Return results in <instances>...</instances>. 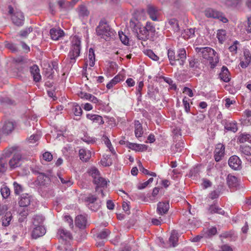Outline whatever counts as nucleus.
Segmentation results:
<instances>
[{"instance_id": "nucleus-1", "label": "nucleus", "mask_w": 251, "mask_h": 251, "mask_svg": "<svg viewBox=\"0 0 251 251\" xmlns=\"http://www.w3.org/2000/svg\"><path fill=\"white\" fill-rule=\"evenodd\" d=\"M195 50L199 56L209 61L211 68L213 69L216 66L219 59L217 53L213 49L209 47H197Z\"/></svg>"}, {"instance_id": "nucleus-2", "label": "nucleus", "mask_w": 251, "mask_h": 251, "mask_svg": "<svg viewBox=\"0 0 251 251\" xmlns=\"http://www.w3.org/2000/svg\"><path fill=\"white\" fill-rule=\"evenodd\" d=\"M81 50L80 39L77 36H74L71 40V46L68 57L70 59V63L74 64L80 55Z\"/></svg>"}, {"instance_id": "nucleus-3", "label": "nucleus", "mask_w": 251, "mask_h": 251, "mask_svg": "<svg viewBox=\"0 0 251 251\" xmlns=\"http://www.w3.org/2000/svg\"><path fill=\"white\" fill-rule=\"evenodd\" d=\"M97 34L101 38L108 40L110 37L114 35L115 32L109 26L105 20H101L96 27Z\"/></svg>"}, {"instance_id": "nucleus-4", "label": "nucleus", "mask_w": 251, "mask_h": 251, "mask_svg": "<svg viewBox=\"0 0 251 251\" xmlns=\"http://www.w3.org/2000/svg\"><path fill=\"white\" fill-rule=\"evenodd\" d=\"M89 175L93 178V182L97 185L96 191H99V188H104L107 186V180L100 176L99 170L95 168H91L88 172Z\"/></svg>"}, {"instance_id": "nucleus-5", "label": "nucleus", "mask_w": 251, "mask_h": 251, "mask_svg": "<svg viewBox=\"0 0 251 251\" xmlns=\"http://www.w3.org/2000/svg\"><path fill=\"white\" fill-rule=\"evenodd\" d=\"M8 13L11 15L13 23L16 25L21 26L23 25L25 18L23 13L19 10L14 11L11 6L8 7Z\"/></svg>"}, {"instance_id": "nucleus-6", "label": "nucleus", "mask_w": 251, "mask_h": 251, "mask_svg": "<svg viewBox=\"0 0 251 251\" xmlns=\"http://www.w3.org/2000/svg\"><path fill=\"white\" fill-rule=\"evenodd\" d=\"M205 15L208 18H212L219 19L224 23L228 22V20L223 15V14L217 10L212 8H208L204 12Z\"/></svg>"}, {"instance_id": "nucleus-7", "label": "nucleus", "mask_w": 251, "mask_h": 251, "mask_svg": "<svg viewBox=\"0 0 251 251\" xmlns=\"http://www.w3.org/2000/svg\"><path fill=\"white\" fill-rule=\"evenodd\" d=\"M57 236L60 242L67 244L72 239L71 233L63 228H60L58 230Z\"/></svg>"}, {"instance_id": "nucleus-8", "label": "nucleus", "mask_w": 251, "mask_h": 251, "mask_svg": "<svg viewBox=\"0 0 251 251\" xmlns=\"http://www.w3.org/2000/svg\"><path fill=\"white\" fill-rule=\"evenodd\" d=\"M186 51L184 48H180L177 51V54L176 55V61L180 66H183L186 59Z\"/></svg>"}, {"instance_id": "nucleus-9", "label": "nucleus", "mask_w": 251, "mask_h": 251, "mask_svg": "<svg viewBox=\"0 0 251 251\" xmlns=\"http://www.w3.org/2000/svg\"><path fill=\"white\" fill-rule=\"evenodd\" d=\"M225 148L222 144H218L214 151V158L216 161H220L225 154Z\"/></svg>"}, {"instance_id": "nucleus-10", "label": "nucleus", "mask_w": 251, "mask_h": 251, "mask_svg": "<svg viewBox=\"0 0 251 251\" xmlns=\"http://www.w3.org/2000/svg\"><path fill=\"white\" fill-rule=\"evenodd\" d=\"M228 165L233 170H237L241 167V161L237 156L233 155L228 160Z\"/></svg>"}, {"instance_id": "nucleus-11", "label": "nucleus", "mask_w": 251, "mask_h": 251, "mask_svg": "<svg viewBox=\"0 0 251 251\" xmlns=\"http://www.w3.org/2000/svg\"><path fill=\"white\" fill-rule=\"evenodd\" d=\"M50 34L52 40L57 41L64 36V32L60 28H52L50 29Z\"/></svg>"}, {"instance_id": "nucleus-12", "label": "nucleus", "mask_w": 251, "mask_h": 251, "mask_svg": "<svg viewBox=\"0 0 251 251\" xmlns=\"http://www.w3.org/2000/svg\"><path fill=\"white\" fill-rule=\"evenodd\" d=\"M147 13L153 21H157L158 17L160 15V11L159 9L153 5H149Z\"/></svg>"}, {"instance_id": "nucleus-13", "label": "nucleus", "mask_w": 251, "mask_h": 251, "mask_svg": "<svg viewBox=\"0 0 251 251\" xmlns=\"http://www.w3.org/2000/svg\"><path fill=\"white\" fill-rule=\"evenodd\" d=\"M87 224V216L85 215H77L75 219V225L79 228H84Z\"/></svg>"}, {"instance_id": "nucleus-14", "label": "nucleus", "mask_w": 251, "mask_h": 251, "mask_svg": "<svg viewBox=\"0 0 251 251\" xmlns=\"http://www.w3.org/2000/svg\"><path fill=\"white\" fill-rule=\"evenodd\" d=\"M31 236L33 238L36 239L43 236L46 232L45 228L42 226H34Z\"/></svg>"}, {"instance_id": "nucleus-15", "label": "nucleus", "mask_w": 251, "mask_h": 251, "mask_svg": "<svg viewBox=\"0 0 251 251\" xmlns=\"http://www.w3.org/2000/svg\"><path fill=\"white\" fill-rule=\"evenodd\" d=\"M169 209L168 201L159 202L157 204V212L160 215H163L167 213Z\"/></svg>"}, {"instance_id": "nucleus-16", "label": "nucleus", "mask_w": 251, "mask_h": 251, "mask_svg": "<svg viewBox=\"0 0 251 251\" xmlns=\"http://www.w3.org/2000/svg\"><path fill=\"white\" fill-rule=\"evenodd\" d=\"M30 72L33 77L34 81L39 82L41 79V76L40 74V70L38 66L34 65L30 67Z\"/></svg>"}, {"instance_id": "nucleus-17", "label": "nucleus", "mask_w": 251, "mask_h": 251, "mask_svg": "<svg viewBox=\"0 0 251 251\" xmlns=\"http://www.w3.org/2000/svg\"><path fill=\"white\" fill-rule=\"evenodd\" d=\"M86 201L89 202V207L93 211H96L99 207V205L97 204L96 205L94 204V202L97 200V197L92 194H89L88 196L85 198Z\"/></svg>"}, {"instance_id": "nucleus-18", "label": "nucleus", "mask_w": 251, "mask_h": 251, "mask_svg": "<svg viewBox=\"0 0 251 251\" xmlns=\"http://www.w3.org/2000/svg\"><path fill=\"white\" fill-rule=\"evenodd\" d=\"M80 159L83 162H87L91 157V152L86 149H81L79 151Z\"/></svg>"}, {"instance_id": "nucleus-19", "label": "nucleus", "mask_w": 251, "mask_h": 251, "mask_svg": "<svg viewBox=\"0 0 251 251\" xmlns=\"http://www.w3.org/2000/svg\"><path fill=\"white\" fill-rule=\"evenodd\" d=\"M142 26L141 24L136 19H132L130 21L129 27L134 33L135 35L137 33Z\"/></svg>"}, {"instance_id": "nucleus-20", "label": "nucleus", "mask_w": 251, "mask_h": 251, "mask_svg": "<svg viewBox=\"0 0 251 251\" xmlns=\"http://www.w3.org/2000/svg\"><path fill=\"white\" fill-rule=\"evenodd\" d=\"M142 26L141 24L136 19H132L130 21L129 27L134 33L135 35L137 33Z\"/></svg>"}, {"instance_id": "nucleus-21", "label": "nucleus", "mask_w": 251, "mask_h": 251, "mask_svg": "<svg viewBox=\"0 0 251 251\" xmlns=\"http://www.w3.org/2000/svg\"><path fill=\"white\" fill-rule=\"evenodd\" d=\"M21 155L19 154H15L9 162L11 168L14 169L18 167L21 165Z\"/></svg>"}, {"instance_id": "nucleus-22", "label": "nucleus", "mask_w": 251, "mask_h": 251, "mask_svg": "<svg viewBox=\"0 0 251 251\" xmlns=\"http://www.w3.org/2000/svg\"><path fill=\"white\" fill-rule=\"evenodd\" d=\"M30 203V198L27 194H23L19 201V205L21 207H26Z\"/></svg>"}, {"instance_id": "nucleus-23", "label": "nucleus", "mask_w": 251, "mask_h": 251, "mask_svg": "<svg viewBox=\"0 0 251 251\" xmlns=\"http://www.w3.org/2000/svg\"><path fill=\"white\" fill-rule=\"evenodd\" d=\"M127 146L128 148L138 151H143L147 150V146L145 145L128 143Z\"/></svg>"}, {"instance_id": "nucleus-24", "label": "nucleus", "mask_w": 251, "mask_h": 251, "mask_svg": "<svg viewBox=\"0 0 251 251\" xmlns=\"http://www.w3.org/2000/svg\"><path fill=\"white\" fill-rule=\"evenodd\" d=\"M219 77L224 81L226 82H229L230 78L229 77V72L227 67L223 66L222 68L221 72L219 75Z\"/></svg>"}, {"instance_id": "nucleus-25", "label": "nucleus", "mask_w": 251, "mask_h": 251, "mask_svg": "<svg viewBox=\"0 0 251 251\" xmlns=\"http://www.w3.org/2000/svg\"><path fill=\"white\" fill-rule=\"evenodd\" d=\"M14 128V123L12 121H6L2 127V131L5 134L11 133Z\"/></svg>"}, {"instance_id": "nucleus-26", "label": "nucleus", "mask_w": 251, "mask_h": 251, "mask_svg": "<svg viewBox=\"0 0 251 251\" xmlns=\"http://www.w3.org/2000/svg\"><path fill=\"white\" fill-rule=\"evenodd\" d=\"M135 36L138 39L144 41L148 39L149 36L147 33V29L143 26H142L141 28L139 29V30Z\"/></svg>"}, {"instance_id": "nucleus-27", "label": "nucleus", "mask_w": 251, "mask_h": 251, "mask_svg": "<svg viewBox=\"0 0 251 251\" xmlns=\"http://www.w3.org/2000/svg\"><path fill=\"white\" fill-rule=\"evenodd\" d=\"M87 119L91 120L93 122L97 123L99 125H102L104 123L102 117L99 115L93 114H87L86 115Z\"/></svg>"}, {"instance_id": "nucleus-28", "label": "nucleus", "mask_w": 251, "mask_h": 251, "mask_svg": "<svg viewBox=\"0 0 251 251\" xmlns=\"http://www.w3.org/2000/svg\"><path fill=\"white\" fill-rule=\"evenodd\" d=\"M12 215L10 212H7L1 218V221L2 226H8L12 220Z\"/></svg>"}, {"instance_id": "nucleus-29", "label": "nucleus", "mask_w": 251, "mask_h": 251, "mask_svg": "<svg viewBox=\"0 0 251 251\" xmlns=\"http://www.w3.org/2000/svg\"><path fill=\"white\" fill-rule=\"evenodd\" d=\"M189 66L193 70H196L200 69V63L198 59L194 57H191L188 59Z\"/></svg>"}, {"instance_id": "nucleus-30", "label": "nucleus", "mask_w": 251, "mask_h": 251, "mask_svg": "<svg viewBox=\"0 0 251 251\" xmlns=\"http://www.w3.org/2000/svg\"><path fill=\"white\" fill-rule=\"evenodd\" d=\"M178 239V233L175 231H172L169 239L170 247H176L177 245Z\"/></svg>"}, {"instance_id": "nucleus-31", "label": "nucleus", "mask_w": 251, "mask_h": 251, "mask_svg": "<svg viewBox=\"0 0 251 251\" xmlns=\"http://www.w3.org/2000/svg\"><path fill=\"white\" fill-rule=\"evenodd\" d=\"M123 80V76L122 75H117L110 81L107 84L106 88L108 89L112 88L114 85L120 81Z\"/></svg>"}, {"instance_id": "nucleus-32", "label": "nucleus", "mask_w": 251, "mask_h": 251, "mask_svg": "<svg viewBox=\"0 0 251 251\" xmlns=\"http://www.w3.org/2000/svg\"><path fill=\"white\" fill-rule=\"evenodd\" d=\"M135 135L137 138L142 137L143 134L142 126L139 121H135Z\"/></svg>"}, {"instance_id": "nucleus-33", "label": "nucleus", "mask_w": 251, "mask_h": 251, "mask_svg": "<svg viewBox=\"0 0 251 251\" xmlns=\"http://www.w3.org/2000/svg\"><path fill=\"white\" fill-rule=\"evenodd\" d=\"M226 180L227 183L230 188L236 187L238 185L237 178L233 176L228 175Z\"/></svg>"}, {"instance_id": "nucleus-34", "label": "nucleus", "mask_w": 251, "mask_h": 251, "mask_svg": "<svg viewBox=\"0 0 251 251\" xmlns=\"http://www.w3.org/2000/svg\"><path fill=\"white\" fill-rule=\"evenodd\" d=\"M184 148V143L182 141H179L171 147V150L174 153L180 152L182 151Z\"/></svg>"}, {"instance_id": "nucleus-35", "label": "nucleus", "mask_w": 251, "mask_h": 251, "mask_svg": "<svg viewBox=\"0 0 251 251\" xmlns=\"http://www.w3.org/2000/svg\"><path fill=\"white\" fill-rule=\"evenodd\" d=\"M208 211L211 214L218 213L219 214L224 215L225 213L224 211L215 204L211 205L209 206Z\"/></svg>"}, {"instance_id": "nucleus-36", "label": "nucleus", "mask_w": 251, "mask_h": 251, "mask_svg": "<svg viewBox=\"0 0 251 251\" xmlns=\"http://www.w3.org/2000/svg\"><path fill=\"white\" fill-rule=\"evenodd\" d=\"M167 54L170 64L172 66H176V54L175 51L170 49L168 50Z\"/></svg>"}, {"instance_id": "nucleus-37", "label": "nucleus", "mask_w": 251, "mask_h": 251, "mask_svg": "<svg viewBox=\"0 0 251 251\" xmlns=\"http://www.w3.org/2000/svg\"><path fill=\"white\" fill-rule=\"evenodd\" d=\"M32 172L35 174H39V176H37V179L41 184L44 185L45 181L48 179V176L44 174L40 173L38 171H36L34 169H32Z\"/></svg>"}, {"instance_id": "nucleus-38", "label": "nucleus", "mask_w": 251, "mask_h": 251, "mask_svg": "<svg viewBox=\"0 0 251 251\" xmlns=\"http://www.w3.org/2000/svg\"><path fill=\"white\" fill-rule=\"evenodd\" d=\"M78 15L79 17L84 18L89 16V11L85 6L81 5L78 8Z\"/></svg>"}, {"instance_id": "nucleus-39", "label": "nucleus", "mask_w": 251, "mask_h": 251, "mask_svg": "<svg viewBox=\"0 0 251 251\" xmlns=\"http://www.w3.org/2000/svg\"><path fill=\"white\" fill-rule=\"evenodd\" d=\"M89 65L90 67H93L95 65V55L94 50L92 48H90L89 50L88 61Z\"/></svg>"}, {"instance_id": "nucleus-40", "label": "nucleus", "mask_w": 251, "mask_h": 251, "mask_svg": "<svg viewBox=\"0 0 251 251\" xmlns=\"http://www.w3.org/2000/svg\"><path fill=\"white\" fill-rule=\"evenodd\" d=\"M238 139L240 143L248 142L251 143V135L246 133H242L239 135Z\"/></svg>"}, {"instance_id": "nucleus-41", "label": "nucleus", "mask_w": 251, "mask_h": 251, "mask_svg": "<svg viewBox=\"0 0 251 251\" xmlns=\"http://www.w3.org/2000/svg\"><path fill=\"white\" fill-rule=\"evenodd\" d=\"M225 128L227 130L233 132H236L238 129L237 124L235 122L226 123L225 126Z\"/></svg>"}, {"instance_id": "nucleus-42", "label": "nucleus", "mask_w": 251, "mask_h": 251, "mask_svg": "<svg viewBox=\"0 0 251 251\" xmlns=\"http://www.w3.org/2000/svg\"><path fill=\"white\" fill-rule=\"evenodd\" d=\"M25 228L23 226L22 223L16 224L13 226V230L14 232L17 234H20L23 233Z\"/></svg>"}, {"instance_id": "nucleus-43", "label": "nucleus", "mask_w": 251, "mask_h": 251, "mask_svg": "<svg viewBox=\"0 0 251 251\" xmlns=\"http://www.w3.org/2000/svg\"><path fill=\"white\" fill-rule=\"evenodd\" d=\"M19 221L20 223H22L26 217L27 215L28 214V211L27 208L26 207H24L23 208L19 210Z\"/></svg>"}, {"instance_id": "nucleus-44", "label": "nucleus", "mask_w": 251, "mask_h": 251, "mask_svg": "<svg viewBox=\"0 0 251 251\" xmlns=\"http://www.w3.org/2000/svg\"><path fill=\"white\" fill-rule=\"evenodd\" d=\"M168 24L171 26L174 31H178L179 30L178 23L176 19H171L168 21Z\"/></svg>"}, {"instance_id": "nucleus-45", "label": "nucleus", "mask_w": 251, "mask_h": 251, "mask_svg": "<svg viewBox=\"0 0 251 251\" xmlns=\"http://www.w3.org/2000/svg\"><path fill=\"white\" fill-rule=\"evenodd\" d=\"M217 37L219 41L222 43L226 38V32L225 30L220 29L218 30L217 33Z\"/></svg>"}, {"instance_id": "nucleus-46", "label": "nucleus", "mask_w": 251, "mask_h": 251, "mask_svg": "<svg viewBox=\"0 0 251 251\" xmlns=\"http://www.w3.org/2000/svg\"><path fill=\"white\" fill-rule=\"evenodd\" d=\"M195 28H187L184 30L183 37L185 38H190L195 36Z\"/></svg>"}, {"instance_id": "nucleus-47", "label": "nucleus", "mask_w": 251, "mask_h": 251, "mask_svg": "<svg viewBox=\"0 0 251 251\" xmlns=\"http://www.w3.org/2000/svg\"><path fill=\"white\" fill-rule=\"evenodd\" d=\"M44 221L43 217L40 215H36L33 218V225L34 226H42Z\"/></svg>"}, {"instance_id": "nucleus-48", "label": "nucleus", "mask_w": 251, "mask_h": 251, "mask_svg": "<svg viewBox=\"0 0 251 251\" xmlns=\"http://www.w3.org/2000/svg\"><path fill=\"white\" fill-rule=\"evenodd\" d=\"M13 185L14 187V193L16 195H19L23 191L24 188L23 186L18 182L14 181Z\"/></svg>"}, {"instance_id": "nucleus-49", "label": "nucleus", "mask_w": 251, "mask_h": 251, "mask_svg": "<svg viewBox=\"0 0 251 251\" xmlns=\"http://www.w3.org/2000/svg\"><path fill=\"white\" fill-rule=\"evenodd\" d=\"M110 155L105 154L103 155V158L101 160V164L104 166H109L112 164V162L109 159Z\"/></svg>"}, {"instance_id": "nucleus-50", "label": "nucleus", "mask_w": 251, "mask_h": 251, "mask_svg": "<svg viewBox=\"0 0 251 251\" xmlns=\"http://www.w3.org/2000/svg\"><path fill=\"white\" fill-rule=\"evenodd\" d=\"M73 111L74 114L76 116H80L82 113V110L81 107L77 104L75 103L73 105Z\"/></svg>"}, {"instance_id": "nucleus-51", "label": "nucleus", "mask_w": 251, "mask_h": 251, "mask_svg": "<svg viewBox=\"0 0 251 251\" xmlns=\"http://www.w3.org/2000/svg\"><path fill=\"white\" fill-rule=\"evenodd\" d=\"M144 53L146 55L153 60L157 61L159 60V57L157 56L151 50H147L144 51Z\"/></svg>"}, {"instance_id": "nucleus-52", "label": "nucleus", "mask_w": 251, "mask_h": 251, "mask_svg": "<svg viewBox=\"0 0 251 251\" xmlns=\"http://www.w3.org/2000/svg\"><path fill=\"white\" fill-rule=\"evenodd\" d=\"M241 0H223V3L227 7L236 6Z\"/></svg>"}, {"instance_id": "nucleus-53", "label": "nucleus", "mask_w": 251, "mask_h": 251, "mask_svg": "<svg viewBox=\"0 0 251 251\" xmlns=\"http://www.w3.org/2000/svg\"><path fill=\"white\" fill-rule=\"evenodd\" d=\"M110 233V231L108 229H105L98 234L97 238L100 239H105Z\"/></svg>"}, {"instance_id": "nucleus-54", "label": "nucleus", "mask_w": 251, "mask_h": 251, "mask_svg": "<svg viewBox=\"0 0 251 251\" xmlns=\"http://www.w3.org/2000/svg\"><path fill=\"white\" fill-rule=\"evenodd\" d=\"M0 192L4 199L7 198L10 194V190L7 186L2 187L0 190Z\"/></svg>"}, {"instance_id": "nucleus-55", "label": "nucleus", "mask_w": 251, "mask_h": 251, "mask_svg": "<svg viewBox=\"0 0 251 251\" xmlns=\"http://www.w3.org/2000/svg\"><path fill=\"white\" fill-rule=\"evenodd\" d=\"M33 31V28L30 26L20 31V35L21 37H26L28 35Z\"/></svg>"}, {"instance_id": "nucleus-56", "label": "nucleus", "mask_w": 251, "mask_h": 251, "mask_svg": "<svg viewBox=\"0 0 251 251\" xmlns=\"http://www.w3.org/2000/svg\"><path fill=\"white\" fill-rule=\"evenodd\" d=\"M147 29V33L149 35V33L153 34L155 32V29L154 26L150 22H147L146 26H145Z\"/></svg>"}, {"instance_id": "nucleus-57", "label": "nucleus", "mask_w": 251, "mask_h": 251, "mask_svg": "<svg viewBox=\"0 0 251 251\" xmlns=\"http://www.w3.org/2000/svg\"><path fill=\"white\" fill-rule=\"evenodd\" d=\"M189 99L187 98L186 97H185L182 100L183 106L184 107L185 111L186 113H189L190 112V104L189 103Z\"/></svg>"}, {"instance_id": "nucleus-58", "label": "nucleus", "mask_w": 251, "mask_h": 251, "mask_svg": "<svg viewBox=\"0 0 251 251\" xmlns=\"http://www.w3.org/2000/svg\"><path fill=\"white\" fill-rule=\"evenodd\" d=\"M241 152L245 155H251V148L249 146H244L240 148Z\"/></svg>"}, {"instance_id": "nucleus-59", "label": "nucleus", "mask_w": 251, "mask_h": 251, "mask_svg": "<svg viewBox=\"0 0 251 251\" xmlns=\"http://www.w3.org/2000/svg\"><path fill=\"white\" fill-rule=\"evenodd\" d=\"M239 44V42L237 41H234L233 44L228 48L229 51L231 52L232 54H236L237 53V50L238 48L237 45Z\"/></svg>"}, {"instance_id": "nucleus-60", "label": "nucleus", "mask_w": 251, "mask_h": 251, "mask_svg": "<svg viewBox=\"0 0 251 251\" xmlns=\"http://www.w3.org/2000/svg\"><path fill=\"white\" fill-rule=\"evenodd\" d=\"M88 100L91 102L95 103L98 105L102 104V101L98 99L95 96H93L92 94H90L89 98H88Z\"/></svg>"}, {"instance_id": "nucleus-61", "label": "nucleus", "mask_w": 251, "mask_h": 251, "mask_svg": "<svg viewBox=\"0 0 251 251\" xmlns=\"http://www.w3.org/2000/svg\"><path fill=\"white\" fill-rule=\"evenodd\" d=\"M6 160L3 158L0 159V173H2L6 171Z\"/></svg>"}, {"instance_id": "nucleus-62", "label": "nucleus", "mask_w": 251, "mask_h": 251, "mask_svg": "<svg viewBox=\"0 0 251 251\" xmlns=\"http://www.w3.org/2000/svg\"><path fill=\"white\" fill-rule=\"evenodd\" d=\"M40 138V135L38 134H33L31 135L28 139V142L30 143H35L37 141L39 140V139Z\"/></svg>"}, {"instance_id": "nucleus-63", "label": "nucleus", "mask_w": 251, "mask_h": 251, "mask_svg": "<svg viewBox=\"0 0 251 251\" xmlns=\"http://www.w3.org/2000/svg\"><path fill=\"white\" fill-rule=\"evenodd\" d=\"M43 159L47 161H50L52 160L53 157L52 155L50 152H45L43 154Z\"/></svg>"}, {"instance_id": "nucleus-64", "label": "nucleus", "mask_w": 251, "mask_h": 251, "mask_svg": "<svg viewBox=\"0 0 251 251\" xmlns=\"http://www.w3.org/2000/svg\"><path fill=\"white\" fill-rule=\"evenodd\" d=\"M119 35L120 39L122 42L125 45H127L129 41L128 38L127 37V36L123 33L122 34L119 33Z\"/></svg>"}]
</instances>
